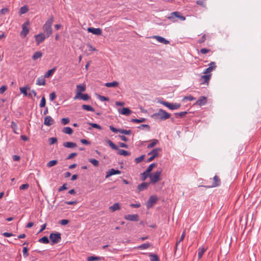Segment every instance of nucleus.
I'll return each instance as SVG.
<instances>
[{
  "label": "nucleus",
  "mask_w": 261,
  "mask_h": 261,
  "mask_svg": "<svg viewBox=\"0 0 261 261\" xmlns=\"http://www.w3.org/2000/svg\"><path fill=\"white\" fill-rule=\"evenodd\" d=\"M170 116V114L161 109L156 113L151 115V117L155 120L163 121L169 118Z\"/></svg>",
  "instance_id": "1"
},
{
  "label": "nucleus",
  "mask_w": 261,
  "mask_h": 261,
  "mask_svg": "<svg viewBox=\"0 0 261 261\" xmlns=\"http://www.w3.org/2000/svg\"><path fill=\"white\" fill-rule=\"evenodd\" d=\"M54 18L53 16L50 17L44 24L43 28L44 31V33L46 37H48L52 33V28L51 25L53 24Z\"/></svg>",
  "instance_id": "2"
},
{
  "label": "nucleus",
  "mask_w": 261,
  "mask_h": 261,
  "mask_svg": "<svg viewBox=\"0 0 261 261\" xmlns=\"http://www.w3.org/2000/svg\"><path fill=\"white\" fill-rule=\"evenodd\" d=\"M107 143L113 149L117 150V153L119 155H123V156H127L130 155V152L128 151L119 149L117 145H116L112 141L110 140H108L107 141Z\"/></svg>",
  "instance_id": "3"
},
{
  "label": "nucleus",
  "mask_w": 261,
  "mask_h": 261,
  "mask_svg": "<svg viewBox=\"0 0 261 261\" xmlns=\"http://www.w3.org/2000/svg\"><path fill=\"white\" fill-rule=\"evenodd\" d=\"M169 19L173 22L176 21V18H178L180 20H185V17L180 15V12L176 11L170 13V15L167 17Z\"/></svg>",
  "instance_id": "4"
},
{
  "label": "nucleus",
  "mask_w": 261,
  "mask_h": 261,
  "mask_svg": "<svg viewBox=\"0 0 261 261\" xmlns=\"http://www.w3.org/2000/svg\"><path fill=\"white\" fill-rule=\"evenodd\" d=\"M162 173V170H158L153 174H150V183L154 184L160 180V176Z\"/></svg>",
  "instance_id": "5"
},
{
  "label": "nucleus",
  "mask_w": 261,
  "mask_h": 261,
  "mask_svg": "<svg viewBox=\"0 0 261 261\" xmlns=\"http://www.w3.org/2000/svg\"><path fill=\"white\" fill-rule=\"evenodd\" d=\"M163 105L169 108L170 110H174L178 109L181 105L178 103H170L167 101H162L161 102Z\"/></svg>",
  "instance_id": "6"
},
{
  "label": "nucleus",
  "mask_w": 261,
  "mask_h": 261,
  "mask_svg": "<svg viewBox=\"0 0 261 261\" xmlns=\"http://www.w3.org/2000/svg\"><path fill=\"white\" fill-rule=\"evenodd\" d=\"M161 151V149L160 148H156L152 149L150 152L148 153V155H151V156L147 159V162H150L155 158L158 157L159 155V152Z\"/></svg>",
  "instance_id": "7"
},
{
  "label": "nucleus",
  "mask_w": 261,
  "mask_h": 261,
  "mask_svg": "<svg viewBox=\"0 0 261 261\" xmlns=\"http://www.w3.org/2000/svg\"><path fill=\"white\" fill-rule=\"evenodd\" d=\"M109 128L111 130H112L113 132H114L115 133H117L119 132L122 134H124L126 135H129L132 133L131 130H129V129L126 130V129H117V128L114 127V126H113L112 125H110L109 126Z\"/></svg>",
  "instance_id": "8"
},
{
  "label": "nucleus",
  "mask_w": 261,
  "mask_h": 261,
  "mask_svg": "<svg viewBox=\"0 0 261 261\" xmlns=\"http://www.w3.org/2000/svg\"><path fill=\"white\" fill-rule=\"evenodd\" d=\"M49 238L53 243H58L61 240V234L60 233H52L50 234Z\"/></svg>",
  "instance_id": "9"
},
{
  "label": "nucleus",
  "mask_w": 261,
  "mask_h": 261,
  "mask_svg": "<svg viewBox=\"0 0 261 261\" xmlns=\"http://www.w3.org/2000/svg\"><path fill=\"white\" fill-rule=\"evenodd\" d=\"M213 183L212 185L210 186H204V187H206L207 188H214L217 186H219L221 184V180L219 177L215 175L213 178Z\"/></svg>",
  "instance_id": "10"
},
{
  "label": "nucleus",
  "mask_w": 261,
  "mask_h": 261,
  "mask_svg": "<svg viewBox=\"0 0 261 261\" xmlns=\"http://www.w3.org/2000/svg\"><path fill=\"white\" fill-rule=\"evenodd\" d=\"M29 24V22L27 21L22 24V30L20 32V35L23 37H25L29 32V29L27 27V25Z\"/></svg>",
  "instance_id": "11"
},
{
  "label": "nucleus",
  "mask_w": 261,
  "mask_h": 261,
  "mask_svg": "<svg viewBox=\"0 0 261 261\" xmlns=\"http://www.w3.org/2000/svg\"><path fill=\"white\" fill-rule=\"evenodd\" d=\"M90 98V97L87 94L83 93H76L75 96L74 97V99H79L83 100H88Z\"/></svg>",
  "instance_id": "12"
},
{
  "label": "nucleus",
  "mask_w": 261,
  "mask_h": 261,
  "mask_svg": "<svg viewBox=\"0 0 261 261\" xmlns=\"http://www.w3.org/2000/svg\"><path fill=\"white\" fill-rule=\"evenodd\" d=\"M35 38L37 42V44L39 45L40 43L42 42L47 37L44 34L40 33L35 35Z\"/></svg>",
  "instance_id": "13"
},
{
  "label": "nucleus",
  "mask_w": 261,
  "mask_h": 261,
  "mask_svg": "<svg viewBox=\"0 0 261 261\" xmlns=\"http://www.w3.org/2000/svg\"><path fill=\"white\" fill-rule=\"evenodd\" d=\"M211 76V74L202 75L200 78L199 81L201 84H208Z\"/></svg>",
  "instance_id": "14"
},
{
  "label": "nucleus",
  "mask_w": 261,
  "mask_h": 261,
  "mask_svg": "<svg viewBox=\"0 0 261 261\" xmlns=\"http://www.w3.org/2000/svg\"><path fill=\"white\" fill-rule=\"evenodd\" d=\"M124 218L125 220L131 221H138L139 220V216L137 214L127 215L124 216Z\"/></svg>",
  "instance_id": "15"
},
{
  "label": "nucleus",
  "mask_w": 261,
  "mask_h": 261,
  "mask_svg": "<svg viewBox=\"0 0 261 261\" xmlns=\"http://www.w3.org/2000/svg\"><path fill=\"white\" fill-rule=\"evenodd\" d=\"M87 31L96 35H100L102 33V30L100 28H88Z\"/></svg>",
  "instance_id": "16"
},
{
  "label": "nucleus",
  "mask_w": 261,
  "mask_h": 261,
  "mask_svg": "<svg viewBox=\"0 0 261 261\" xmlns=\"http://www.w3.org/2000/svg\"><path fill=\"white\" fill-rule=\"evenodd\" d=\"M156 201L157 198L155 196H151L147 201V207L149 208L152 206L156 202Z\"/></svg>",
  "instance_id": "17"
},
{
  "label": "nucleus",
  "mask_w": 261,
  "mask_h": 261,
  "mask_svg": "<svg viewBox=\"0 0 261 261\" xmlns=\"http://www.w3.org/2000/svg\"><path fill=\"white\" fill-rule=\"evenodd\" d=\"M121 173V171L119 170H115L113 168L109 170V171L107 172V174L106 176V178H108L109 177L115 174H119Z\"/></svg>",
  "instance_id": "18"
},
{
  "label": "nucleus",
  "mask_w": 261,
  "mask_h": 261,
  "mask_svg": "<svg viewBox=\"0 0 261 261\" xmlns=\"http://www.w3.org/2000/svg\"><path fill=\"white\" fill-rule=\"evenodd\" d=\"M207 102L206 97L205 96H201L195 102V105L200 106L204 105Z\"/></svg>",
  "instance_id": "19"
},
{
  "label": "nucleus",
  "mask_w": 261,
  "mask_h": 261,
  "mask_svg": "<svg viewBox=\"0 0 261 261\" xmlns=\"http://www.w3.org/2000/svg\"><path fill=\"white\" fill-rule=\"evenodd\" d=\"M54 119L50 116H47L45 117L44 124L45 125L50 126L54 124Z\"/></svg>",
  "instance_id": "20"
},
{
  "label": "nucleus",
  "mask_w": 261,
  "mask_h": 261,
  "mask_svg": "<svg viewBox=\"0 0 261 261\" xmlns=\"http://www.w3.org/2000/svg\"><path fill=\"white\" fill-rule=\"evenodd\" d=\"M153 38L156 39L160 43H163L164 44H168L169 43V41L166 40L164 38L159 36H153Z\"/></svg>",
  "instance_id": "21"
},
{
  "label": "nucleus",
  "mask_w": 261,
  "mask_h": 261,
  "mask_svg": "<svg viewBox=\"0 0 261 261\" xmlns=\"http://www.w3.org/2000/svg\"><path fill=\"white\" fill-rule=\"evenodd\" d=\"M148 185L149 184L146 182H142V184L139 185L137 187L138 191L141 192L144 190H146L147 188Z\"/></svg>",
  "instance_id": "22"
},
{
  "label": "nucleus",
  "mask_w": 261,
  "mask_h": 261,
  "mask_svg": "<svg viewBox=\"0 0 261 261\" xmlns=\"http://www.w3.org/2000/svg\"><path fill=\"white\" fill-rule=\"evenodd\" d=\"M30 88L29 87H20L19 88V90L20 92L24 95V96H31V93L28 94L27 92L28 90H30Z\"/></svg>",
  "instance_id": "23"
},
{
  "label": "nucleus",
  "mask_w": 261,
  "mask_h": 261,
  "mask_svg": "<svg viewBox=\"0 0 261 261\" xmlns=\"http://www.w3.org/2000/svg\"><path fill=\"white\" fill-rule=\"evenodd\" d=\"M86 90V86L84 85H79L76 86V93H82Z\"/></svg>",
  "instance_id": "24"
},
{
  "label": "nucleus",
  "mask_w": 261,
  "mask_h": 261,
  "mask_svg": "<svg viewBox=\"0 0 261 261\" xmlns=\"http://www.w3.org/2000/svg\"><path fill=\"white\" fill-rule=\"evenodd\" d=\"M120 113L121 114L128 116L131 114L132 111L128 108H123L120 111Z\"/></svg>",
  "instance_id": "25"
},
{
  "label": "nucleus",
  "mask_w": 261,
  "mask_h": 261,
  "mask_svg": "<svg viewBox=\"0 0 261 261\" xmlns=\"http://www.w3.org/2000/svg\"><path fill=\"white\" fill-rule=\"evenodd\" d=\"M109 208L112 212H115L117 210H119L120 206L119 203H115L111 206Z\"/></svg>",
  "instance_id": "26"
},
{
  "label": "nucleus",
  "mask_w": 261,
  "mask_h": 261,
  "mask_svg": "<svg viewBox=\"0 0 261 261\" xmlns=\"http://www.w3.org/2000/svg\"><path fill=\"white\" fill-rule=\"evenodd\" d=\"M105 85L107 87H116L119 85V83L116 81H114L111 83H106Z\"/></svg>",
  "instance_id": "27"
},
{
  "label": "nucleus",
  "mask_w": 261,
  "mask_h": 261,
  "mask_svg": "<svg viewBox=\"0 0 261 261\" xmlns=\"http://www.w3.org/2000/svg\"><path fill=\"white\" fill-rule=\"evenodd\" d=\"M55 70H56V68H53V69H51L50 70H48L44 74V78H48V77H50V76H51L53 74V73H54Z\"/></svg>",
  "instance_id": "28"
},
{
  "label": "nucleus",
  "mask_w": 261,
  "mask_h": 261,
  "mask_svg": "<svg viewBox=\"0 0 261 261\" xmlns=\"http://www.w3.org/2000/svg\"><path fill=\"white\" fill-rule=\"evenodd\" d=\"M198 259H200L203 253H204V252L206 251V249H205L204 247H200L199 249H198Z\"/></svg>",
  "instance_id": "29"
},
{
  "label": "nucleus",
  "mask_w": 261,
  "mask_h": 261,
  "mask_svg": "<svg viewBox=\"0 0 261 261\" xmlns=\"http://www.w3.org/2000/svg\"><path fill=\"white\" fill-rule=\"evenodd\" d=\"M149 256L150 257V261H160L159 257L156 254L149 253Z\"/></svg>",
  "instance_id": "30"
},
{
  "label": "nucleus",
  "mask_w": 261,
  "mask_h": 261,
  "mask_svg": "<svg viewBox=\"0 0 261 261\" xmlns=\"http://www.w3.org/2000/svg\"><path fill=\"white\" fill-rule=\"evenodd\" d=\"M150 246L151 244L149 243H144L138 246L137 248L141 250H144L148 248Z\"/></svg>",
  "instance_id": "31"
},
{
  "label": "nucleus",
  "mask_w": 261,
  "mask_h": 261,
  "mask_svg": "<svg viewBox=\"0 0 261 261\" xmlns=\"http://www.w3.org/2000/svg\"><path fill=\"white\" fill-rule=\"evenodd\" d=\"M82 108L83 109L88 111H91V112L94 111V108L90 105H82Z\"/></svg>",
  "instance_id": "32"
},
{
  "label": "nucleus",
  "mask_w": 261,
  "mask_h": 261,
  "mask_svg": "<svg viewBox=\"0 0 261 261\" xmlns=\"http://www.w3.org/2000/svg\"><path fill=\"white\" fill-rule=\"evenodd\" d=\"M187 114V112H181L179 113H175L174 114L176 118H183Z\"/></svg>",
  "instance_id": "33"
},
{
  "label": "nucleus",
  "mask_w": 261,
  "mask_h": 261,
  "mask_svg": "<svg viewBox=\"0 0 261 261\" xmlns=\"http://www.w3.org/2000/svg\"><path fill=\"white\" fill-rule=\"evenodd\" d=\"M44 77H39L37 80L36 84L38 85H45V80Z\"/></svg>",
  "instance_id": "34"
},
{
  "label": "nucleus",
  "mask_w": 261,
  "mask_h": 261,
  "mask_svg": "<svg viewBox=\"0 0 261 261\" xmlns=\"http://www.w3.org/2000/svg\"><path fill=\"white\" fill-rule=\"evenodd\" d=\"M150 141L151 143L147 145V148H151L153 147L159 142L158 140L156 139H153Z\"/></svg>",
  "instance_id": "35"
},
{
  "label": "nucleus",
  "mask_w": 261,
  "mask_h": 261,
  "mask_svg": "<svg viewBox=\"0 0 261 261\" xmlns=\"http://www.w3.org/2000/svg\"><path fill=\"white\" fill-rule=\"evenodd\" d=\"M42 56V53L41 51L36 52L32 57V59L34 60H36L38 58H41Z\"/></svg>",
  "instance_id": "36"
},
{
  "label": "nucleus",
  "mask_w": 261,
  "mask_h": 261,
  "mask_svg": "<svg viewBox=\"0 0 261 261\" xmlns=\"http://www.w3.org/2000/svg\"><path fill=\"white\" fill-rule=\"evenodd\" d=\"M101 257L99 256H91L87 258V261H99L101 259Z\"/></svg>",
  "instance_id": "37"
},
{
  "label": "nucleus",
  "mask_w": 261,
  "mask_h": 261,
  "mask_svg": "<svg viewBox=\"0 0 261 261\" xmlns=\"http://www.w3.org/2000/svg\"><path fill=\"white\" fill-rule=\"evenodd\" d=\"M216 66H211L207 68L203 72L204 74H208L210 73L212 70L215 69Z\"/></svg>",
  "instance_id": "38"
},
{
  "label": "nucleus",
  "mask_w": 261,
  "mask_h": 261,
  "mask_svg": "<svg viewBox=\"0 0 261 261\" xmlns=\"http://www.w3.org/2000/svg\"><path fill=\"white\" fill-rule=\"evenodd\" d=\"M157 164L156 163H152L147 168L146 173H150L153 168L156 167Z\"/></svg>",
  "instance_id": "39"
},
{
  "label": "nucleus",
  "mask_w": 261,
  "mask_h": 261,
  "mask_svg": "<svg viewBox=\"0 0 261 261\" xmlns=\"http://www.w3.org/2000/svg\"><path fill=\"white\" fill-rule=\"evenodd\" d=\"M29 9L27 6H24L20 8L19 12L21 14H25L28 11Z\"/></svg>",
  "instance_id": "40"
},
{
  "label": "nucleus",
  "mask_w": 261,
  "mask_h": 261,
  "mask_svg": "<svg viewBox=\"0 0 261 261\" xmlns=\"http://www.w3.org/2000/svg\"><path fill=\"white\" fill-rule=\"evenodd\" d=\"M150 173H146L145 170L143 173H142V180H145L148 177L150 178Z\"/></svg>",
  "instance_id": "41"
},
{
  "label": "nucleus",
  "mask_w": 261,
  "mask_h": 261,
  "mask_svg": "<svg viewBox=\"0 0 261 261\" xmlns=\"http://www.w3.org/2000/svg\"><path fill=\"white\" fill-rule=\"evenodd\" d=\"M40 243L47 244L49 243V240L46 236L43 237L39 240Z\"/></svg>",
  "instance_id": "42"
},
{
  "label": "nucleus",
  "mask_w": 261,
  "mask_h": 261,
  "mask_svg": "<svg viewBox=\"0 0 261 261\" xmlns=\"http://www.w3.org/2000/svg\"><path fill=\"white\" fill-rule=\"evenodd\" d=\"M76 147V144L73 142H66V147L67 148H74Z\"/></svg>",
  "instance_id": "43"
},
{
  "label": "nucleus",
  "mask_w": 261,
  "mask_h": 261,
  "mask_svg": "<svg viewBox=\"0 0 261 261\" xmlns=\"http://www.w3.org/2000/svg\"><path fill=\"white\" fill-rule=\"evenodd\" d=\"M146 119L144 118H142L140 119H132V122H135V123H141L145 122Z\"/></svg>",
  "instance_id": "44"
},
{
  "label": "nucleus",
  "mask_w": 261,
  "mask_h": 261,
  "mask_svg": "<svg viewBox=\"0 0 261 261\" xmlns=\"http://www.w3.org/2000/svg\"><path fill=\"white\" fill-rule=\"evenodd\" d=\"M88 124L91 125L92 127H93V128H97L98 129H99V130H101L102 129V127H101V126H100L99 125L96 124V123H88Z\"/></svg>",
  "instance_id": "45"
},
{
  "label": "nucleus",
  "mask_w": 261,
  "mask_h": 261,
  "mask_svg": "<svg viewBox=\"0 0 261 261\" xmlns=\"http://www.w3.org/2000/svg\"><path fill=\"white\" fill-rule=\"evenodd\" d=\"M46 105V100L44 96H43L41 98L40 103V107L41 108H44L45 107Z\"/></svg>",
  "instance_id": "46"
},
{
  "label": "nucleus",
  "mask_w": 261,
  "mask_h": 261,
  "mask_svg": "<svg viewBox=\"0 0 261 261\" xmlns=\"http://www.w3.org/2000/svg\"><path fill=\"white\" fill-rule=\"evenodd\" d=\"M144 158H145V155L143 154V155L140 156L139 157L136 158L135 159L136 163H140L144 159Z\"/></svg>",
  "instance_id": "47"
},
{
  "label": "nucleus",
  "mask_w": 261,
  "mask_h": 261,
  "mask_svg": "<svg viewBox=\"0 0 261 261\" xmlns=\"http://www.w3.org/2000/svg\"><path fill=\"white\" fill-rule=\"evenodd\" d=\"M89 162L92 163L95 166H98L99 162L97 160L94 159H91L89 160Z\"/></svg>",
  "instance_id": "48"
},
{
  "label": "nucleus",
  "mask_w": 261,
  "mask_h": 261,
  "mask_svg": "<svg viewBox=\"0 0 261 261\" xmlns=\"http://www.w3.org/2000/svg\"><path fill=\"white\" fill-rule=\"evenodd\" d=\"M23 255L24 257H27L29 256L28 248L26 247L23 248Z\"/></svg>",
  "instance_id": "49"
},
{
  "label": "nucleus",
  "mask_w": 261,
  "mask_h": 261,
  "mask_svg": "<svg viewBox=\"0 0 261 261\" xmlns=\"http://www.w3.org/2000/svg\"><path fill=\"white\" fill-rule=\"evenodd\" d=\"M48 142L50 145H53L57 142V139L55 137L50 138L48 139Z\"/></svg>",
  "instance_id": "50"
},
{
  "label": "nucleus",
  "mask_w": 261,
  "mask_h": 261,
  "mask_svg": "<svg viewBox=\"0 0 261 261\" xmlns=\"http://www.w3.org/2000/svg\"><path fill=\"white\" fill-rule=\"evenodd\" d=\"M57 163V160H52V161H49L47 163V166L48 167H51L54 166L55 165H56Z\"/></svg>",
  "instance_id": "51"
},
{
  "label": "nucleus",
  "mask_w": 261,
  "mask_h": 261,
  "mask_svg": "<svg viewBox=\"0 0 261 261\" xmlns=\"http://www.w3.org/2000/svg\"><path fill=\"white\" fill-rule=\"evenodd\" d=\"M210 49H207V48H201L200 50V52L202 54H206L207 53H208L209 52H210Z\"/></svg>",
  "instance_id": "52"
},
{
  "label": "nucleus",
  "mask_w": 261,
  "mask_h": 261,
  "mask_svg": "<svg viewBox=\"0 0 261 261\" xmlns=\"http://www.w3.org/2000/svg\"><path fill=\"white\" fill-rule=\"evenodd\" d=\"M29 187V185L28 184H23L19 187V189L21 190H25L27 189Z\"/></svg>",
  "instance_id": "53"
},
{
  "label": "nucleus",
  "mask_w": 261,
  "mask_h": 261,
  "mask_svg": "<svg viewBox=\"0 0 261 261\" xmlns=\"http://www.w3.org/2000/svg\"><path fill=\"white\" fill-rule=\"evenodd\" d=\"M185 99L188 100L189 101H192V100H195V98H194L193 96H192L191 95H190V96H185L184 98H183V100H184Z\"/></svg>",
  "instance_id": "54"
},
{
  "label": "nucleus",
  "mask_w": 261,
  "mask_h": 261,
  "mask_svg": "<svg viewBox=\"0 0 261 261\" xmlns=\"http://www.w3.org/2000/svg\"><path fill=\"white\" fill-rule=\"evenodd\" d=\"M76 155H77L76 153H75V152L71 153L68 155L67 158H66V159H68V160L74 158L75 156H76Z\"/></svg>",
  "instance_id": "55"
},
{
  "label": "nucleus",
  "mask_w": 261,
  "mask_h": 261,
  "mask_svg": "<svg viewBox=\"0 0 261 261\" xmlns=\"http://www.w3.org/2000/svg\"><path fill=\"white\" fill-rule=\"evenodd\" d=\"M56 97V95L55 92H52L49 94V99L51 101L54 100Z\"/></svg>",
  "instance_id": "56"
},
{
  "label": "nucleus",
  "mask_w": 261,
  "mask_h": 261,
  "mask_svg": "<svg viewBox=\"0 0 261 261\" xmlns=\"http://www.w3.org/2000/svg\"><path fill=\"white\" fill-rule=\"evenodd\" d=\"M206 40V35L205 34H203L202 36V37L198 41V42L199 43H203Z\"/></svg>",
  "instance_id": "57"
},
{
  "label": "nucleus",
  "mask_w": 261,
  "mask_h": 261,
  "mask_svg": "<svg viewBox=\"0 0 261 261\" xmlns=\"http://www.w3.org/2000/svg\"><path fill=\"white\" fill-rule=\"evenodd\" d=\"M73 133V130L69 127H66V134L71 135Z\"/></svg>",
  "instance_id": "58"
},
{
  "label": "nucleus",
  "mask_w": 261,
  "mask_h": 261,
  "mask_svg": "<svg viewBox=\"0 0 261 261\" xmlns=\"http://www.w3.org/2000/svg\"><path fill=\"white\" fill-rule=\"evenodd\" d=\"M99 99L101 100V101H108L109 100V98L105 97V96H101V95H99Z\"/></svg>",
  "instance_id": "59"
},
{
  "label": "nucleus",
  "mask_w": 261,
  "mask_h": 261,
  "mask_svg": "<svg viewBox=\"0 0 261 261\" xmlns=\"http://www.w3.org/2000/svg\"><path fill=\"white\" fill-rule=\"evenodd\" d=\"M7 90V87L3 86L0 88V93H3Z\"/></svg>",
  "instance_id": "60"
},
{
  "label": "nucleus",
  "mask_w": 261,
  "mask_h": 261,
  "mask_svg": "<svg viewBox=\"0 0 261 261\" xmlns=\"http://www.w3.org/2000/svg\"><path fill=\"white\" fill-rule=\"evenodd\" d=\"M81 142L82 144L85 145H89L90 144V142L86 139H82Z\"/></svg>",
  "instance_id": "61"
},
{
  "label": "nucleus",
  "mask_w": 261,
  "mask_h": 261,
  "mask_svg": "<svg viewBox=\"0 0 261 261\" xmlns=\"http://www.w3.org/2000/svg\"><path fill=\"white\" fill-rule=\"evenodd\" d=\"M144 127H146L148 130H149V128H150L149 126L148 125H147V124H141V125H140V126H138L139 128H143Z\"/></svg>",
  "instance_id": "62"
},
{
  "label": "nucleus",
  "mask_w": 261,
  "mask_h": 261,
  "mask_svg": "<svg viewBox=\"0 0 261 261\" xmlns=\"http://www.w3.org/2000/svg\"><path fill=\"white\" fill-rule=\"evenodd\" d=\"M119 145L120 147H122V148H127L128 147V145L126 144H125L124 143H122V142H119Z\"/></svg>",
  "instance_id": "63"
},
{
  "label": "nucleus",
  "mask_w": 261,
  "mask_h": 261,
  "mask_svg": "<svg viewBox=\"0 0 261 261\" xmlns=\"http://www.w3.org/2000/svg\"><path fill=\"white\" fill-rule=\"evenodd\" d=\"M0 12L2 14H5L8 12V9L7 8H3Z\"/></svg>",
  "instance_id": "64"
}]
</instances>
